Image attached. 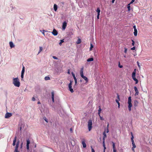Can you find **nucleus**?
I'll return each instance as SVG.
<instances>
[{"label": "nucleus", "instance_id": "nucleus-30", "mask_svg": "<svg viewBox=\"0 0 152 152\" xmlns=\"http://www.w3.org/2000/svg\"><path fill=\"white\" fill-rule=\"evenodd\" d=\"M39 50L38 52V54H39L42 50V48L41 47H39Z\"/></svg>", "mask_w": 152, "mask_h": 152}, {"label": "nucleus", "instance_id": "nucleus-27", "mask_svg": "<svg viewBox=\"0 0 152 152\" xmlns=\"http://www.w3.org/2000/svg\"><path fill=\"white\" fill-rule=\"evenodd\" d=\"M30 143V141L29 139L26 140V145H29Z\"/></svg>", "mask_w": 152, "mask_h": 152}, {"label": "nucleus", "instance_id": "nucleus-7", "mask_svg": "<svg viewBox=\"0 0 152 152\" xmlns=\"http://www.w3.org/2000/svg\"><path fill=\"white\" fill-rule=\"evenodd\" d=\"M67 23L66 21H64L63 22L62 25V29L63 30H64L66 28L67 26Z\"/></svg>", "mask_w": 152, "mask_h": 152}, {"label": "nucleus", "instance_id": "nucleus-56", "mask_svg": "<svg viewBox=\"0 0 152 152\" xmlns=\"http://www.w3.org/2000/svg\"><path fill=\"white\" fill-rule=\"evenodd\" d=\"M70 131L71 133H72L73 132L72 129V128H71L70 129Z\"/></svg>", "mask_w": 152, "mask_h": 152}, {"label": "nucleus", "instance_id": "nucleus-3", "mask_svg": "<svg viewBox=\"0 0 152 152\" xmlns=\"http://www.w3.org/2000/svg\"><path fill=\"white\" fill-rule=\"evenodd\" d=\"M136 75V69H135L134 71L132 72V77L133 80L135 81V84H137L138 83V80L135 77Z\"/></svg>", "mask_w": 152, "mask_h": 152}, {"label": "nucleus", "instance_id": "nucleus-39", "mask_svg": "<svg viewBox=\"0 0 152 152\" xmlns=\"http://www.w3.org/2000/svg\"><path fill=\"white\" fill-rule=\"evenodd\" d=\"M132 46H134L135 44L134 41L132 39Z\"/></svg>", "mask_w": 152, "mask_h": 152}, {"label": "nucleus", "instance_id": "nucleus-9", "mask_svg": "<svg viewBox=\"0 0 152 152\" xmlns=\"http://www.w3.org/2000/svg\"><path fill=\"white\" fill-rule=\"evenodd\" d=\"M52 33L54 36H56L58 34V32L55 29H54L53 31L52 32Z\"/></svg>", "mask_w": 152, "mask_h": 152}, {"label": "nucleus", "instance_id": "nucleus-57", "mask_svg": "<svg viewBox=\"0 0 152 152\" xmlns=\"http://www.w3.org/2000/svg\"><path fill=\"white\" fill-rule=\"evenodd\" d=\"M100 14H97V17L98 19H99V16Z\"/></svg>", "mask_w": 152, "mask_h": 152}, {"label": "nucleus", "instance_id": "nucleus-5", "mask_svg": "<svg viewBox=\"0 0 152 152\" xmlns=\"http://www.w3.org/2000/svg\"><path fill=\"white\" fill-rule=\"evenodd\" d=\"M72 81H71V80H70V82L69 84L68 87H69V90L70 91L71 93H72L74 92V91H73V89L72 88Z\"/></svg>", "mask_w": 152, "mask_h": 152}, {"label": "nucleus", "instance_id": "nucleus-48", "mask_svg": "<svg viewBox=\"0 0 152 152\" xmlns=\"http://www.w3.org/2000/svg\"><path fill=\"white\" fill-rule=\"evenodd\" d=\"M35 100V98L34 97H33L32 98L31 100L33 101H34Z\"/></svg>", "mask_w": 152, "mask_h": 152}, {"label": "nucleus", "instance_id": "nucleus-20", "mask_svg": "<svg viewBox=\"0 0 152 152\" xmlns=\"http://www.w3.org/2000/svg\"><path fill=\"white\" fill-rule=\"evenodd\" d=\"M99 109L98 110V115L99 116H100V113L101 111L102 110V109H101V107L100 106H99Z\"/></svg>", "mask_w": 152, "mask_h": 152}, {"label": "nucleus", "instance_id": "nucleus-34", "mask_svg": "<svg viewBox=\"0 0 152 152\" xmlns=\"http://www.w3.org/2000/svg\"><path fill=\"white\" fill-rule=\"evenodd\" d=\"M130 4H128L127 5V8L128 9V11H130Z\"/></svg>", "mask_w": 152, "mask_h": 152}, {"label": "nucleus", "instance_id": "nucleus-12", "mask_svg": "<svg viewBox=\"0 0 152 152\" xmlns=\"http://www.w3.org/2000/svg\"><path fill=\"white\" fill-rule=\"evenodd\" d=\"M54 92L53 91L51 92V95H52V101L53 102H54Z\"/></svg>", "mask_w": 152, "mask_h": 152}, {"label": "nucleus", "instance_id": "nucleus-36", "mask_svg": "<svg viewBox=\"0 0 152 152\" xmlns=\"http://www.w3.org/2000/svg\"><path fill=\"white\" fill-rule=\"evenodd\" d=\"M131 135L132 136L131 139V140H133L134 137H133V134L132 132H131Z\"/></svg>", "mask_w": 152, "mask_h": 152}, {"label": "nucleus", "instance_id": "nucleus-28", "mask_svg": "<svg viewBox=\"0 0 152 152\" xmlns=\"http://www.w3.org/2000/svg\"><path fill=\"white\" fill-rule=\"evenodd\" d=\"M81 42V39H79L77 42H76V43L77 44H80Z\"/></svg>", "mask_w": 152, "mask_h": 152}, {"label": "nucleus", "instance_id": "nucleus-41", "mask_svg": "<svg viewBox=\"0 0 152 152\" xmlns=\"http://www.w3.org/2000/svg\"><path fill=\"white\" fill-rule=\"evenodd\" d=\"M117 98L118 99V100L119 101L120 100V98H119V96L118 95V94H117Z\"/></svg>", "mask_w": 152, "mask_h": 152}, {"label": "nucleus", "instance_id": "nucleus-59", "mask_svg": "<svg viewBox=\"0 0 152 152\" xmlns=\"http://www.w3.org/2000/svg\"><path fill=\"white\" fill-rule=\"evenodd\" d=\"M113 152H116V149H113Z\"/></svg>", "mask_w": 152, "mask_h": 152}, {"label": "nucleus", "instance_id": "nucleus-52", "mask_svg": "<svg viewBox=\"0 0 152 152\" xmlns=\"http://www.w3.org/2000/svg\"><path fill=\"white\" fill-rule=\"evenodd\" d=\"M137 65H138V67H139V68H140V65H139V62H138V61H137Z\"/></svg>", "mask_w": 152, "mask_h": 152}, {"label": "nucleus", "instance_id": "nucleus-35", "mask_svg": "<svg viewBox=\"0 0 152 152\" xmlns=\"http://www.w3.org/2000/svg\"><path fill=\"white\" fill-rule=\"evenodd\" d=\"M93 48V45H92V44L91 43V46H90V50H91Z\"/></svg>", "mask_w": 152, "mask_h": 152}, {"label": "nucleus", "instance_id": "nucleus-19", "mask_svg": "<svg viewBox=\"0 0 152 152\" xmlns=\"http://www.w3.org/2000/svg\"><path fill=\"white\" fill-rule=\"evenodd\" d=\"M18 146H19V145H16L15 147L14 152H19L18 151Z\"/></svg>", "mask_w": 152, "mask_h": 152}, {"label": "nucleus", "instance_id": "nucleus-58", "mask_svg": "<svg viewBox=\"0 0 152 152\" xmlns=\"http://www.w3.org/2000/svg\"><path fill=\"white\" fill-rule=\"evenodd\" d=\"M109 132V130L108 129H106V133H108Z\"/></svg>", "mask_w": 152, "mask_h": 152}, {"label": "nucleus", "instance_id": "nucleus-60", "mask_svg": "<svg viewBox=\"0 0 152 152\" xmlns=\"http://www.w3.org/2000/svg\"><path fill=\"white\" fill-rule=\"evenodd\" d=\"M134 148H133V147H132V150L133 151V152H135L134 150Z\"/></svg>", "mask_w": 152, "mask_h": 152}, {"label": "nucleus", "instance_id": "nucleus-49", "mask_svg": "<svg viewBox=\"0 0 152 152\" xmlns=\"http://www.w3.org/2000/svg\"><path fill=\"white\" fill-rule=\"evenodd\" d=\"M29 145H26L27 149L28 150L29 149Z\"/></svg>", "mask_w": 152, "mask_h": 152}, {"label": "nucleus", "instance_id": "nucleus-38", "mask_svg": "<svg viewBox=\"0 0 152 152\" xmlns=\"http://www.w3.org/2000/svg\"><path fill=\"white\" fill-rule=\"evenodd\" d=\"M72 76H73V77L74 80L77 79L76 78V77H75V75L73 73H72Z\"/></svg>", "mask_w": 152, "mask_h": 152}, {"label": "nucleus", "instance_id": "nucleus-24", "mask_svg": "<svg viewBox=\"0 0 152 152\" xmlns=\"http://www.w3.org/2000/svg\"><path fill=\"white\" fill-rule=\"evenodd\" d=\"M44 79L45 80H50V77L48 76L45 77Z\"/></svg>", "mask_w": 152, "mask_h": 152}, {"label": "nucleus", "instance_id": "nucleus-43", "mask_svg": "<svg viewBox=\"0 0 152 152\" xmlns=\"http://www.w3.org/2000/svg\"><path fill=\"white\" fill-rule=\"evenodd\" d=\"M74 80H75V85H76L77 84V79H75Z\"/></svg>", "mask_w": 152, "mask_h": 152}, {"label": "nucleus", "instance_id": "nucleus-46", "mask_svg": "<svg viewBox=\"0 0 152 152\" xmlns=\"http://www.w3.org/2000/svg\"><path fill=\"white\" fill-rule=\"evenodd\" d=\"M91 152H95V151L94 149L92 148V146H91Z\"/></svg>", "mask_w": 152, "mask_h": 152}, {"label": "nucleus", "instance_id": "nucleus-33", "mask_svg": "<svg viewBox=\"0 0 152 152\" xmlns=\"http://www.w3.org/2000/svg\"><path fill=\"white\" fill-rule=\"evenodd\" d=\"M24 72H25V67L24 66H23V67L22 71H21V73L24 74Z\"/></svg>", "mask_w": 152, "mask_h": 152}, {"label": "nucleus", "instance_id": "nucleus-51", "mask_svg": "<svg viewBox=\"0 0 152 152\" xmlns=\"http://www.w3.org/2000/svg\"><path fill=\"white\" fill-rule=\"evenodd\" d=\"M53 58L54 59H58V58L56 57L55 56H53Z\"/></svg>", "mask_w": 152, "mask_h": 152}, {"label": "nucleus", "instance_id": "nucleus-13", "mask_svg": "<svg viewBox=\"0 0 152 152\" xmlns=\"http://www.w3.org/2000/svg\"><path fill=\"white\" fill-rule=\"evenodd\" d=\"M16 139H17V137L15 136L14 139V140L13 141V145L15 146V143L16 142Z\"/></svg>", "mask_w": 152, "mask_h": 152}, {"label": "nucleus", "instance_id": "nucleus-45", "mask_svg": "<svg viewBox=\"0 0 152 152\" xmlns=\"http://www.w3.org/2000/svg\"><path fill=\"white\" fill-rule=\"evenodd\" d=\"M124 53H126L127 52V49L126 48H124Z\"/></svg>", "mask_w": 152, "mask_h": 152}, {"label": "nucleus", "instance_id": "nucleus-25", "mask_svg": "<svg viewBox=\"0 0 152 152\" xmlns=\"http://www.w3.org/2000/svg\"><path fill=\"white\" fill-rule=\"evenodd\" d=\"M118 101H119L117 99L115 100V101L117 103V104H118V107L119 108L120 106V103Z\"/></svg>", "mask_w": 152, "mask_h": 152}, {"label": "nucleus", "instance_id": "nucleus-21", "mask_svg": "<svg viewBox=\"0 0 152 152\" xmlns=\"http://www.w3.org/2000/svg\"><path fill=\"white\" fill-rule=\"evenodd\" d=\"M103 146L104 147V151L103 152H105V149H106V148L105 147V142H103Z\"/></svg>", "mask_w": 152, "mask_h": 152}, {"label": "nucleus", "instance_id": "nucleus-55", "mask_svg": "<svg viewBox=\"0 0 152 152\" xmlns=\"http://www.w3.org/2000/svg\"><path fill=\"white\" fill-rule=\"evenodd\" d=\"M22 126H23V125H20V126L19 128V130H20V131H21V130Z\"/></svg>", "mask_w": 152, "mask_h": 152}, {"label": "nucleus", "instance_id": "nucleus-18", "mask_svg": "<svg viewBox=\"0 0 152 152\" xmlns=\"http://www.w3.org/2000/svg\"><path fill=\"white\" fill-rule=\"evenodd\" d=\"M53 7H54V10H55V11H57V8H58L57 5L56 4H55L54 5Z\"/></svg>", "mask_w": 152, "mask_h": 152}, {"label": "nucleus", "instance_id": "nucleus-11", "mask_svg": "<svg viewBox=\"0 0 152 152\" xmlns=\"http://www.w3.org/2000/svg\"><path fill=\"white\" fill-rule=\"evenodd\" d=\"M103 142H105V138L107 137L106 134L105 130L103 133Z\"/></svg>", "mask_w": 152, "mask_h": 152}, {"label": "nucleus", "instance_id": "nucleus-47", "mask_svg": "<svg viewBox=\"0 0 152 152\" xmlns=\"http://www.w3.org/2000/svg\"><path fill=\"white\" fill-rule=\"evenodd\" d=\"M135 49V46L131 48V49L132 50H134Z\"/></svg>", "mask_w": 152, "mask_h": 152}, {"label": "nucleus", "instance_id": "nucleus-54", "mask_svg": "<svg viewBox=\"0 0 152 152\" xmlns=\"http://www.w3.org/2000/svg\"><path fill=\"white\" fill-rule=\"evenodd\" d=\"M19 141H18L17 142V143H16V145H19Z\"/></svg>", "mask_w": 152, "mask_h": 152}, {"label": "nucleus", "instance_id": "nucleus-40", "mask_svg": "<svg viewBox=\"0 0 152 152\" xmlns=\"http://www.w3.org/2000/svg\"><path fill=\"white\" fill-rule=\"evenodd\" d=\"M23 75H24V74H23V73H21V80H23Z\"/></svg>", "mask_w": 152, "mask_h": 152}, {"label": "nucleus", "instance_id": "nucleus-15", "mask_svg": "<svg viewBox=\"0 0 152 152\" xmlns=\"http://www.w3.org/2000/svg\"><path fill=\"white\" fill-rule=\"evenodd\" d=\"M129 104L128 105V108L129 110V111H130L131 110V107H132V104L131 103H128Z\"/></svg>", "mask_w": 152, "mask_h": 152}, {"label": "nucleus", "instance_id": "nucleus-23", "mask_svg": "<svg viewBox=\"0 0 152 152\" xmlns=\"http://www.w3.org/2000/svg\"><path fill=\"white\" fill-rule=\"evenodd\" d=\"M96 11L97 12V14H100V10L99 8H97V10H96Z\"/></svg>", "mask_w": 152, "mask_h": 152}, {"label": "nucleus", "instance_id": "nucleus-62", "mask_svg": "<svg viewBox=\"0 0 152 152\" xmlns=\"http://www.w3.org/2000/svg\"><path fill=\"white\" fill-rule=\"evenodd\" d=\"M115 1V0H112V3H113Z\"/></svg>", "mask_w": 152, "mask_h": 152}, {"label": "nucleus", "instance_id": "nucleus-22", "mask_svg": "<svg viewBox=\"0 0 152 152\" xmlns=\"http://www.w3.org/2000/svg\"><path fill=\"white\" fill-rule=\"evenodd\" d=\"M138 102L137 100H135L134 101V106L135 107L137 106L138 104Z\"/></svg>", "mask_w": 152, "mask_h": 152}, {"label": "nucleus", "instance_id": "nucleus-53", "mask_svg": "<svg viewBox=\"0 0 152 152\" xmlns=\"http://www.w3.org/2000/svg\"><path fill=\"white\" fill-rule=\"evenodd\" d=\"M45 31V30H43L42 31V34L44 35V36H45V33H44Z\"/></svg>", "mask_w": 152, "mask_h": 152}, {"label": "nucleus", "instance_id": "nucleus-4", "mask_svg": "<svg viewBox=\"0 0 152 152\" xmlns=\"http://www.w3.org/2000/svg\"><path fill=\"white\" fill-rule=\"evenodd\" d=\"M92 122L91 120H90L88 122V130L90 131L92 128Z\"/></svg>", "mask_w": 152, "mask_h": 152}, {"label": "nucleus", "instance_id": "nucleus-29", "mask_svg": "<svg viewBox=\"0 0 152 152\" xmlns=\"http://www.w3.org/2000/svg\"><path fill=\"white\" fill-rule=\"evenodd\" d=\"M131 96H129L128 98V103H131Z\"/></svg>", "mask_w": 152, "mask_h": 152}, {"label": "nucleus", "instance_id": "nucleus-32", "mask_svg": "<svg viewBox=\"0 0 152 152\" xmlns=\"http://www.w3.org/2000/svg\"><path fill=\"white\" fill-rule=\"evenodd\" d=\"M64 42V39L61 40H60V42L59 43V44L61 46V44L62 43H63Z\"/></svg>", "mask_w": 152, "mask_h": 152}, {"label": "nucleus", "instance_id": "nucleus-2", "mask_svg": "<svg viewBox=\"0 0 152 152\" xmlns=\"http://www.w3.org/2000/svg\"><path fill=\"white\" fill-rule=\"evenodd\" d=\"M83 67H82L81 69L80 72V75L81 77L83 78L86 81V83H87L88 82V80L87 78L83 75Z\"/></svg>", "mask_w": 152, "mask_h": 152}, {"label": "nucleus", "instance_id": "nucleus-1", "mask_svg": "<svg viewBox=\"0 0 152 152\" xmlns=\"http://www.w3.org/2000/svg\"><path fill=\"white\" fill-rule=\"evenodd\" d=\"M12 83L16 87H19L20 86V83L19 79L17 77L15 78H13Z\"/></svg>", "mask_w": 152, "mask_h": 152}, {"label": "nucleus", "instance_id": "nucleus-42", "mask_svg": "<svg viewBox=\"0 0 152 152\" xmlns=\"http://www.w3.org/2000/svg\"><path fill=\"white\" fill-rule=\"evenodd\" d=\"M118 66L120 68H122L123 67V66L122 65H120V62H119Z\"/></svg>", "mask_w": 152, "mask_h": 152}, {"label": "nucleus", "instance_id": "nucleus-61", "mask_svg": "<svg viewBox=\"0 0 152 152\" xmlns=\"http://www.w3.org/2000/svg\"><path fill=\"white\" fill-rule=\"evenodd\" d=\"M108 128H109V123H108L107 125V129H108Z\"/></svg>", "mask_w": 152, "mask_h": 152}, {"label": "nucleus", "instance_id": "nucleus-14", "mask_svg": "<svg viewBox=\"0 0 152 152\" xmlns=\"http://www.w3.org/2000/svg\"><path fill=\"white\" fill-rule=\"evenodd\" d=\"M9 44L11 48H14L15 47V45L12 42H10L9 43Z\"/></svg>", "mask_w": 152, "mask_h": 152}, {"label": "nucleus", "instance_id": "nucleus-50", "mask_svg": "<svg viewBox=\"0 0 152 152\" xmlns=\"http://www.w3.org/2000/svg\"><path fill=\"white\" fill-rule=\"evenodd\" d=\"M134 0H132V1L130 2V4H131L134 1Z\"/></svg>", "mask_w": 152, "mask_h": 152}, {"label": "nucleus", "instance_id": "nucleus-8", "mask_svg": "<svg viewBox=\"0 0 152 152\" xmlns=\"http://www.w3.org/2000/svg\"><path fill=\"white\" fill-rule=\"evenodd\" d=\"M134 91L135 92V96H137L139 94V92L137 88V87L136 86H134Z\"/></svg>", "mask_w": 152, "mask_h": 152}, {"label": "nucleus", "instance_id": "nucleus-17", "mask_svg": "<svg viewBox=\"0 0 152 152\" xmlns=\"http://www.w3.org/2000/svg\"><path fill=\"white\" fill-rule=\"evenodd\" d=\"M137 31L136 28H135L134 29V36H136L137 35Z\"/></svg>", "mask_w": 152, "mask_h": 152}, {"label": "nucleus", "instance_id": "nucleus-16", "mask_svg": "<svg viewBox=\"0 0 152 152\" xmlns=\"http://www.w3.org/2000/svg\"><path fill=\"white\" fill-rule=\"evenodd\" d=\"M132 142V147L133 148H135L136 147V146L135 144V143L133 140H131Z\"/></svg>", "mask_w": 152, "mask_h": 152}, {"label": "nucleus", "instance_id": "nucleus-44", "mask_svg": "<svg viewBox=\"0 0 152 152\" xmlns=\"http://www.w3.org/2000/svg\"><path fill=\"white\" fill-rule=\"evenodd\" d=\"M99 116L100 117V119L101 120H104V119L103 118V117H102L101 116V115H100V116Z\"/></svg>", "mask_w": 152, "mask_h": 152}, {"label": "nucleus", "instance_id": "nucleus-10", "mask_svg": "<svg viewBox=\"0 0 152 152\" xmlns=\"http://www.w3.org/2000/svg\"><path fill=\"white\" fill-rule=\"evenodd\" d=\"M82 144L83 145V148H85L86 147V145L85 142V140L84 139L82 141Z\"/></svg>", "mask_w": 152, "mask_h": 152}, {"label": "nucleus", "instance_id": "nucleus-6", "mask_svg": "<svg viewBox=\"0 0 152 152\" xmlns=\"http://www.w3.org/2000/svg\"><path fill=\"white\" fill-rule=\"evenodd\" d=\"M12 115V113H6L5 118H8L11 117Z\"/></svg>", "mask_w": 152, "mask_h": 152}, {"label": "nucleus", "instance_id": "nucleus-26", "mask_svg": "<svg viewBox=\"0 0 152 152\" xmlns=\"http://www.w3.org/2000/svg\"><path fill=\"white\" fill-rule=\"evenodd\" d=\"M93 60H94L93 58H88L87 60V61L88 62L91 61H93Z\"/></svg>", "mask_w": 152, "mask_h": 152}, {"label": "nucleus", "instance_id": "nucleus-31", "mask_svg": "<svg viewBox=\"0 0 152 152\" xmlns=\"http://www.w3.org/2000/svg\"><path fill=\"white\" fill-rule=\"evenodd\" d=\"M112 142L113 144V149H115V143L113 142Z\"/></svg>", "mask_w": 152, "mask_h": 152}, {"label": "nucleus", "instance_id": "nucleus-37", "mask_svg": "<svg viewBox=\"0 0 152 152\" xmlns=\"http://www.w3.org/2000/svg\"><path fill=\"white\" fill-rule=\"evenodd\" d=\"M43 119L47 123L48 122V119H47V118L46 117H44Z\"/></svg>", "mask_w": 152, "mask_h": 152}, {"label": "nucleus", "instance_id": "nucleus-63", "mask_svg": "<svg viewBox=\"0 0 152 152\" xmlns=\"http://www.w3.org/2000/svg\"><path fill=\"white\" fill-rule=\"evenodd\" d=\"M133 27L134 29L135 28H136V26L135 25Z\"/></svg>", "mask_w": 152, "mask_h": 152}, {"label": "nucleus", "instance_id": "nucleus-64", "mask_svg": "<svg viewBox=\"0 0 152 152\" xmlns=\"http://www.w3.org/2000/svg\"><path fill=\"white\" fill-rule=\"evenodd\" d=\"M37 104H40V102H37Z\"/></svg>", "mask_w": 152, "mask_h": 152}]
</instances>
